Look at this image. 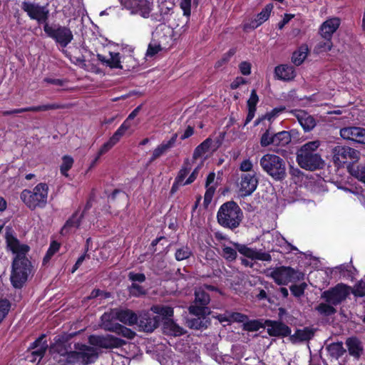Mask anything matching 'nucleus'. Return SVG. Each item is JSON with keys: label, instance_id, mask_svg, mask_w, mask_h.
Segmentation results:
<instances>
[{"label": "nucleus", "instance_id": "nucleus-53", "mask_svg": "<svg viewBox=\"0 0 365 365\" xmlns=\"http://www.w3.org/2000/svg\"><path fill=\"white\" fill-rule=\"evenodd\" d=\"M160 51V44L150 42L146 52V57H153Z\"/></svg>", "mask_w": 365, "mask_h": 365}, {"label": "nucleus", "instance_id": "nucleus-14", "mask_svg": "<svg viewBox=\"0 0 365 365\" xmlns=\"http://www.w3.org/2000/svg\"><path fill=\"white\" fill-rule=\"evenodd\" d=\"M340 136L346 140L365 145V128L356 126H348L340 129Z\"/></svg>", "mask_w": 365, "mask_h": 365}, {"label": "nucleus", "instance_id": "nucleus-33", "mask_svg": "<svg viewBox=\"0 0 365 365\" xmlns=\"http://www.w3.org/2000/svg\"><path fill=\"white\" fill-rule=\"evenodd\" d=\"M348 170L353 177L365 184V163L349 164Z\"/></svg>", "mask_w": 365, "mask_h": 365}, {"label": "nucleus", "instance_id": "nucleus-15", "mask_svg": "<svg viewBox=\"0 0 365 365\" xmlns=\"http://www.w3.org/2000/svg\"><path fill=\"white\" fill-rule=\"evenodd\" d=\"M258 178L256 173H243L240 175L239 190L243 196L250 195L257 188Z\"/></svg>", "mask_w": 365, "mask_h": 365}, {"label": "nucleus", "instance_id": "nucleus-55", "mask_svg": "<svg viewBox=\"0 0 365 365\" xmlns=\"http://www.w3.org/2000/svg\"><path fill=\"white\" fill-rule=\"evenodd\" d=\"M285 110V107L284 106H279V107H277V108H274V109L272 110L271 112L269 113H267L265 115H264V118L265 119H267L268 120H272L274 118H275L276 116H277L279 113H281L282 112H283L284 110Z\"/></svg>", "mask_w": 365, "mask_h": 365}, {"label": "nucleus", "instance_id": "nucleus-5", "mask_svg": "<svg viewBox=\"0 0 365 365\" xmlns=\"http://www.w3.org/2000/svg\"><path fill=\"white\" fill-rule=\"evenodd\" d=\"M262 170L274 180L280 181L287 177L285 161L279 156L267 153L259 160Z\"/></svg>", "mask_w": 365, "mask_h": 365}, {"label": "nucleus", "instance_id": "nucleus-29", "mask_svg": "<svg viewBox=\"0 0 365 365\" xmlns=\"http://www.w3.org/2000/svg\"><path fill=\"white\" fill-rule=\"evenodd\" d=\"M314 335V329L309 327H304L302 329H297L290 339L293 342H300L310 340Z\"/></svg>", "mask_w": 365, "mask_h": 365}, {"label": "nucleus", "instance_id": "nucleus-43", "mask_svg": "<svg viewBox=\"0 0 365 365\" xmlns=\"http://www.w3.org/2000/svg\"><path fill=\"white\" fill-rule=\"evenodd\" d=\"M60 248V244L56 241H53L48 250H47L46 255L44 256L43 259V264L46 265L47 263L49 262L51 257L53 256V255L58 251Z\"/></svg>", "mask_w": 365, "mask_h": 365}, {"label": "nucleus", "instance_id": "nucleus-40", "mask_svg": "<svg viewBox=\"0 0 365 365\" xmlns=\"http://www.w3.org/2000/svg\"><path fill=\"white\" fill-rule=\"evenodd\" d=\"M73 162V158L69 155H64L62 158V163L60 167V170L63 175L66 177L68 176V171L72 168Z\"/></svg>", "mask_w": 365, "mask_h": 365}, {"label": "nucleus", "instance_id": "nucleus-54", "mask_svg": "<svg viewBox=\"0 0 365 365\" xmlns=\"http://www.w3.org/2000/svg\"><path fill=\"white\" fill-rule=\"evenodd\" d=\"M259 101L257 92L252 90L250 98L247 101L248 108L256 109V105Z\"/></svg>", "mask_w": 365, "mask_h": 365}, {"label": "nucleus", "instance_id": "nucleus-27", "mask_svg": "<svg viewBox=\"0 0 365 365\" xmlns=\"http://www.w3.org/2000/svg\"><path fill=\"white\" fill-rule=\"evenodd\" d=\"M117 319L122 323L128 325H133L138 323V316L131 310L115 309Z\"/></svg>", "mask_w": 365, "mask_h": 365}, {"label": "nucleus", "instance_id": "nucleus-59", "mask_svg": "<svg viewBox=\"0 0 365 365\" xmlns=\"http://www.w3.org/2000/svg\"><path fill=\"white\" fill-rule=\"evenodd\" d=\"M180 8L183 11V14L189 17L190 15L191 0H182L180 2Z\"/></svg>", "mask_w": 365, "mask_h": 365}, {"label": "nucleus", "instance_id": "nucleus-21", "mask_svg": "<svg viewBox=\"0 0 365 365\" xmlns=\"http://www.w3.org/2000/svg\"><path fill=\"white\" fill-rule=\"evenodd\" d=\"M340 25V20L338 18H332L324 21L320 26L319 32L324 39H331L333 34L337 30Z\"/></svg>", "mask_w": 365, "mask_h": 365}, {"label": "nucleus", "instance_id": "nucleus-49", "mask_svg": "<svg viewBox=\"0 0 365 365\" xmlns=\"http://www.w3.org/2000/svg\"><path fill=\"white\" fill-rule=\"evenodd\" d=\"M236 248H232L230 247H224L222 249V256L230 261L235 260L237 257Z\"/></svg>", "mask_w": 365, "mask_h": 365}, {"label": "nucleus", "instance_id": "nucleus-4", "mask_svg": "<svg viewBox=\"0 0 365 365\" xmlns=\"http://www.w3.org/2000/svg\"><path fill=\"white\" fill-rule=\"evenodd\" d=\"M48 186L46 183L41 182L36 185L33 190H24L20 198L26 206L31 210L36 208H43L47 204Z\"/></svg>", "mask_w": 365, "mask_h": 365}, {"label": "nucleus", "instance_id": "nucleus-10", "mask_svg": "<svg viewBox=\"0 0 365 365\" xmlns=\"http://www.w3.org/2000/svg\"><path fill=\"white\" fill-rule=\"evenodd\" d=\"M269 276L279 285H286L289 282H297L303 279L304 274L289 267H279L273 269Z\"/></svg>", "mask_w": 365, "mask_h": 365}, {"label": "nucleus", "instance_id": "nucleus-39", "mask_svg": "<svg viewBox=\"0 0 365 365\" xmlns=\"http://www.w3.org/2000/svg\"><path fill=\"white\" fill-rule=\"evenodd\" d=\"M315 309L322 315L330 316L336 312L334 306L329 303H320Z\"/></svg>", "mask_w": 365, "mask_h": 365}, {"label": "nucleus", "instance_id": "nucleus-25", "mask_svg": "<svg viewBox=\"0 0 365 365\" xmlns=\"http://www.w3.org/2000/svg\"><path fill=\"white\" fill-rule=\"evenodd\" d=\"M115 309H110V312H105L101 317V327L106 331H112L115 330V327L118 324L115 316Z\"/></svg>", "mask_w": 365, "mask_h": 365}, {"label": "nucleus", "instance_id": "nucleus-51", "mask_svg": "<svg viewBox=\"0 0 365 365\" xmlns=\"http://www.w3.org/2000/svg\"><path fill=\"white\" fill-rule=\"evenodd\" d=\"M307 287V284L305 283H302L299 285H292L290 287L291 292L295 297H301L303 295L305 288Z\"/></svg>", "mask_w": 365, "mask_h": 365}, {"label": "nucleus", "instance_id": "nucleus-1", "mask_svg": "<svg viewBox=\"0 0 365 365\" xmlns=\"http://www.w3.org/2000/svg\"><path fill=\"white\" fill-rule=\"evenodd\" d=\"M6 242L8 248L15 255L12 264L10 280L16 289H21L32 274L33 265L27 257L30 250L29 245L21 244L19 240L11 234L6 232Z\"/></svg>", "mask_w": 365, "mask_h": 365}, {"label": "nucleus", "instance_id": "nucleus-64", "mask_svg": "<svg viewBox=\"0 0 365 365\" xmlns=\"http://www.w3.org/2000/svg\"><path fill=\"white\" fill-rule=\"evenodd\" d=\"M103 295L104 298H106L108 297L109 294L106 293V292H103V291H101L100 289H93L91 292L90 295L87 297V299H94L99 296H103Z\"/></svg>", "mask_w": 365, "mask_h": 365}, {"label": "nucleus", "instance_id": "nucleus-26", "mask_svg": "<svg viewBox=\"0 0 365 365\" xmlns=\"http://www.w3.org/2000/svg\"><path fill=\"white\" fill-rule=\"evenodd\" d=\"M207 314H193L196 317L187 319L186 321L187 326L195 329H206L210 324V319L206 317Z\"/></svg>", "mask_w": 365, "mask_h": 365}, {"label": "nucleus", "instance_id": "nucleus-38", "mask_svg": "<svg viewBox=\"0 0 365 365\" xmlns=\"http://www.w3.org/2000/svg\"><path fill=\"white\" fill-rule=\"evenodd\" d=\"M58 353L61 356H66V361L68 364H73V363H76V362H78V361H81L80 354H79V351L78 350L70 351H58Z\"/></svg>", "mask_w": 365, "mask_h": 365}, {"label": "nucleus", "instance_id": "nucleus-18", "mask_svg": "<svg viewBox=\"0 0 365 365\" xmlns=\"http://www.w3.org/2000/svg\"><path fill=\"white\" fill-rule=\"evenodd\" d=\"M63 106L57 103H48L46 105H41L37 106H30L26 108L13 109L10 110H5L3 112L4 116L10 115L13 114H18L24 112H40L46 111L49 110H56L62 108Z\"/></svg>", "mask_w": 365, "mask_h": 365}, {"label": "nucleus", "instance_id": "nucleus-42", "mask_svg": "<svg viewBox=\"0 0 365 365\" xmlns=\"http://www.w3.org/2000/svg\"><path fill=\"white\" fill-rule=\"evenodd\" d=\"M234 245L235 247L240 254L243 255L244 256L248 258L254 259L257 250L250 248L245 245H241L238 243H235Z\"/></svg>", "mask_w": 365, "mask_h": 365}, {"label": "nucleus", "instance_id": "nucleus-17", "mask_svg": "<svg viewBox=\"0 0 365 365\" xmlns=\"http://www.w3.org/2000/svg\"><path fill=\"white\" fill-rule=\"evenodd\" d=\"M265 327L267 333L272 336H287L291 334V329L285 324L272 320H266Z\"/></svg>", "mask_w": 365, "mask_h": 365}, {"label": "nucleus", "instance_id": "nucleus-61", "mask_svg": "<svg viewBox=\"0 0 365 365\" xmlns=\"http://www.w3.org/2000/svg\"><path fill=\"white\" fill-rule=\"evenodd\" d=\"M254 259H259V260H262V261L269 262V261L272 260V257H271V255L267 252L256 250V254H255Z\"/></svg>", "mask_w": 365, "mask_h": 365}, {"label": "nucleus", "instance_id": "nucleus-32", "mask_svg": "<svg viewBox=\"0 0 365 365\" xmlns=\"http://www.w3.org/2000/svg\"><path fill=\"white\" fill-rule=\"evenodd\" d=\"M273 145L277 147H284L288 145L292 140V136L288 131H280L274 135Z\"/></svg>", "mask_w": 365, "mask_h": 365}, {"label": "nucleus", "instance_id": "nucleus-31", "mask_svg": "<svg viewBox=\"0 0 365 365\" xmlns=\"http://www.w3.org/2000/svg\"><path fill=\"white\" fill-rule=\"evenodd\" d=\"M329 355L331 358L337 360L339 357L344 355L346 349L343 346L341 341L331 343L326 347Z\"/></svg>", "mask_w": 365, "mask_h": 365}, {"label": "nucleus", "instance_id": "nucleus-45", "mask_svg": "<svg viewBox=\"0 0 365 365\" xmlns=\"http://www.w3.org/2000/svg\"><path fill=\"white\" fill-rule=\"evenodd\" d=\"M112 331L130 339H133L135 335V333L131 329L120 324H118L115 327V330H113Z\"/></svg>", "mask_w": 365, "mask_h": 365}, {"label": "nucleus", "instance_id": "nucleus-3", "mask_svg": "<svg viewBox=\"0 0 365 365\" xmlns=\"http://www.w3.org/2000/svg\"><path fill=\"white\" fill-rule=\"evenodd\" d=\"M217 219L223 227L234 230L240 226L243 219V212L235 202L229 201L220 206Z\"/></svg>", "mask_w": 365, "mask_h": 365}, {"label": "nucleus", "instance_id": "nucleus-36", "mask_svg": "<svg viewBox=\"0 0 365 365\" xmlns=\"http://www.w3.org/2000/svg\"><path fill=\"white\" fill-rule=\"evenodd\" d=\"M131 124L128 121H124L118 129L110 138V140L115 145L130 128Z\"/></svg>", "mask_w": 365, "mask_h": 365}, {"label": "nucleus", "instance_id": "nucleus-60", "mask_svg": "<svg viewBox=\"0 0 365 365\" xmlns=\"http://www.w3.org/2000/svg\"><path fill=\"white\" fill-rule=\"evenodd\" d=\"M354 294L358 297L365 296V282H359L354 288Z\"/></svg>", "mask_w": 365, "mask_h": 365}, {"label": "nucleus", "instance_id": "nucleus-52", "mask_svg": "<svg viewBox=\"0 0 365 365\" xmlns=\"http://www.w3.org/2000/svg\"><path fill=\"white\" fill-rule=\"evenodd\" d=\"M177 137L178 134L175 133L173 135V136L169 140H168L166 143H163V144H161V155L164 152L167 151L168 149L174 146L177 140Z\"/></svg>", "mask_w": 365, "mask_h": 365}, {"label": "nucleus", "instance_id": "nucleus-48", "mask_svg": "<svg viewBox=\"0 0 365 365\" xmlns=\"http://www.w3.org/2000/svg\"><path fill=\"white\" fill-rule=\"evenodd\" d=\"M128 291H129L130 294L133 297H140L141 295L145 294V293H146L145 289L142 286H140L136 283H133L128 287Z\"/></svg>", "mask_w": 365, "mask_h": 365}, {"label": "nucleus", "instance_id": "nucleus-11", "mask_svg": "<svg viewBox=\"0 0 365 365\" xmlns=\"http://www.w3.org/2000/svg\"><path fill=\"white\" fill-rule=\"evenodd\" d=\"M210 302V296L203 287H197L195 290L194 304L188 308L191 314H210L207 304Z\"/></svg>", "mask_w": 365, "mask_h": 365}, {"label": "nucleus", "instance_id": "nucleus-41", "mask_svg": "<svg viewBox=\"0 0 365 365\" xmlns=\"http://www.w3.org/2000/svg\"><path fill=\"white\" fill-rule=\"evenodd\" d=\"M11 307V303L9 299L0 298V324L8 315Z\"/></svg>", "mask_w": 365, "mask_h": 365}, {"label": "nucleus", "instance_id": "nucleus-9", "mask_svg": "<svg viewBox=\"0 0 365 365\" xmlns=\"http://www.w3.org/2000/svg\"><path fill=\"white\" fill-rule=\"evenodd\" d=\"M21 8L31 20L36 21L39 24H48L49 9L47 5L41 6L38 3L24 1Z\"/></svg>", "mask_w": 365, "mask_h": 365}, {"label": "nucleus", "instance_id": "nucleus-8", "mask_svg": "<svg viewBox=\"0 0 365 365\" xmlns=\"http://www.w3.org/2000/svg\"><path fill=\"white\" fill-rule=\"evenodd\" d=\"M332 160L336 165L341 166L348 161L355 164L359 161L360 151L346 145H336L332 148Z\"/></svg>", "mask_w": 365, "mask_h": 365}, {"label": "nucleus", "instance_id": "nucleus-19", "mask_svg": "<svg viewBox=\"0 0 365 365\" xmlns=\"http://www.w3.org/2000/svg\"><path fill=\"white\" fill-rule=\"evenodd\" d=\"M83 218V212L79 214L78 210L76 211L71 217L66 220L61 230V234L62 235H67L74 232L80 227Z\"/></svg>", "mask_w": 365, "mask_h": 365}, {"label": "nucleus", "instance_id": "nucleus-35", "mask_svg": "<svg viewBox=\"0 0 365 365\" xmlns=\"http://www.w3.org/2000/svg\"><path fill=\"white\" fill-rule=\"evenodd\" d=\"M212 143V140L210 138L205 140L200 143L194 150L193 160H197L201 158L204 154L209 151L210 146Z\"/></svg>", "mask_w": 365, "mask_h": 365}, {"label": "nucleus", "instance_id": "nucleus-47", "mask_svg": "<svg viewBox=\"0 0 365 365\" xmlns=\"http://www.w3.org/2000/svg\"><path fill=\"white\" fill-rule=\"evenodd\" d=\"M114 146V145L111 143V141L110 140H108V141H107L106 143H105L102 146L101 148L99 149L98 153H97V155L96 157L95 158V159L93 160V161L91 163V166H94L95 164L96 163V162L98 160V159L100 158V157L101 155H103V154H105L106 153H107L110 149H111Z\"/></svg>", "mask_w": 365, "mask_h": 365}, {"label": "nucleus", "instance_id": "nucleus-56", "mask_svg": "<svg viewBox=\"0 0 365 365\" xmlns=\"http://www.w3.org/2000/svg\"><path fill=\"white\" fill-rule=\"evenodd\" d=\"M253 168V163L250 159H245L242 161L240 165V170L246 173L252 171Z\"/></svg>", "mask_w": 365, "mask_h": 365}, {"label": "nucleus", "instance_id": "nucleus-50", "mask_svg": "<svg viewBox=\"0 0 365 365\" xmlns=\"http://www.w3.org/2000/svg\"><path fill=\"white\" fill-rule=\"evenodd\" d=\"M260 144L262 147H267L270 145H273V136L269 133V130H267L262 135Z\"/></svg>", "mask_w": 365, "mask_h": 365}, {"label": "nucleus", "instance_id": "nucleus-62", "mask_svg": "<svg viewBox=\"0 0 365 365\" xmlns=\"http://www.w3.org/2000/svg\"><path fill=\"white\" fill-rule=\"evenodd\" d=\"M245 329L250 331H257L262 327L257 321H250L245 324Z\"/></svg>", "mask_w": 365, "mask_h": 365}, {"label": "nucleus", "instance_id": "nucleus-2", "mask_svg": "<svg viewBox=\"0 0 365 365\" xmlns=\"http://www.w3.org/2000/svg\"><path fill=\"white\" fill-rule=\"evenodd\" d=\"M321 145L319 140L309 141L302 145L297 151V162L303 169L315 170L323 167L324 161L317 149Z\"/></svg>", "mask_w": 365, "mask_h": 365}, {"label": "nucleus", "instance_id": "nucleus-22", "mask_svg": "<svg viewBox=\"0 0 365 365\" xmlns=\"http://www.w3.org/2000/svg\"><path fill=\"white\" fill-rule=\"evenodd\" d=\"M273 7L274 6L272 4H268L266 5L262 11L257 15L254 20H252L250 24L244 26L245 30H247L248 29H255L265 22L269 19Z\"/></svg>", "mask_w": 365, "mask_h": 365}, {"label": "nucleus", "instance_id": "nucleus-57", "mask_svg": "<svg viewBox=\"0 0 365 365\" xmlns=\"http://www.w3.org/2000/svg\"><path fill=\"white\" fill-rule=\"evenodd\" d=\"M128 279L129 280L133 282H143L145 280V276L143 273H135L133 272H130L128 273Z\"/></svg>", "mask_w": 365, "mask_h": 365}, {"label": "nucleus", "instance_id": "nucleus-24", "mask_svg": "<svg viewBox=\"0 0 365 365\" xmlns=\"http://www.w3.org/2000/svg\"><path fill=\"white\" fill-rule=\"evenodd\" d=\"M346 345L349 354L356 359H359L364 351L361 341L356 337H349L346 341Z\"/></svg>", "mask_w": 365, "mask_h": 365}, {"label": "nucleus", "instance_id": "nucleus-13", "mask_svg": "<svg viewBox=\"0 0 365 365\" xmlns=\"http://www.w3.org/2000/svg\"><path fill=\"white\" fill-rule=\"evenodd\" d=\"M347 295L348 292L346 288L344 286L337 285L332 289L324 291L322 294V298L324 299L326 302L333 306H336L345 300Z\"/></svg>", "mask_w": 365, "mask_h": 365}, {"label": "nucleus", "instance_id": "nucleus-34", "mask_svg": "<svg viewBox=\"0 0 365 365\" xmlns=\"http://www.w3.org/2000/svg\"><path fill=\"white\" fill-rule=\"evenodd\" d=\"M309 51L307 45H302L297 51L293 53L292 60L296 66L301 65L307 56Z\"/></svg>", "mask_w": 365, "mask_h": 365}, {"label": "nucleus", "instance_id": "nucleus-6", "mask_svg": "<svg viewBox=\"0 0 365 365\" xmlns=\"http://www.w3.org/2000/svg\"><path fill=\"white\" fill-rule=\"evenodd\" d=\"M173 307L161 304V328L165 334L172 336H180L185 334V331L173 319Z\"/></svg>", "mask_w": 365, "mask_h": 365}, {"label": "nucleus", "instance_id": "nucleus-28", "mask_svg": "<svg viewBox=\"0 0 365 365\" xmlns=\"http://www.w3.org/2000/svg\"><path fill=\"white\" fill-rule=\"evenodd\" d=\"M110 58H106L104 56L101 54H97V58L100 61L103 65L109 66L111 68H122V66L120 64V56L119 53L116 52H109Z\"/></svg>", "mask_w": 365, "mask_h": 365}, {"label": "nucleus", "instance_id": "nucleus-63", "mask_svg": "<svg viewBox=\"0 0 365 365\" xmlns=\"http://www.w3.org/2000/svg\"><path fill=\"white\" fill-rule=\"evenodd\" d=\"M240 70L243 75H249L251 71V64L247 61H243L240 64Z\"/></svg>", "mask_w": 365, "mask_h": 365}, {"label": "nucleus", "instance_id": "nucleus-30", "mask_svg": "<svg viewBox=\"0 0 365 365\" xmlns=\"http://www.w3.org/2000/svg\"><path fill=\"white\" fill-rule=\"evenodd\" d=\"M276 76L283 81H289L294 78L295 73L292 66L281 65L277 66L274 71Z\"/></svg>", "mask_w": 365, "mask_h": 365}, {"label": "nucleus", "instance_id": "nucleus-23", "mask_svg": "<svg viewBox=\"0 0 365 365\" xmlns=\"http://www.w3.org/2000/svg\"><path fill=\"white\" fill-rule=\"evenodd\" d=\"M158 316H151L150 313H145L138 317L139 326L147 332L153 331L158 325Z\"/></svg>", "mask_w": 365, "mask_h": 365}, {"label": "nucleus", "instance_id": "nucleus-16", "mask_svg": "<svg viewBox=\"0 0 365 365\" xmlns=\"http://www.w3.org/2000/svg\"><path fill=\"white\" fill-rule=\"evenodd\" d=\"M74 348L79 351L81 362L84 365L93 364L98 358V352L93 346L77 343Z\"/></svg>", "mask_w": 365, "mask_h": 365}, {"label": "nucleus", "instance_id": "nucleus-37", "mask_svg": "<svg viewBox=\"0 0 365 365\" xmlns=\"http://www.w3.org/2000/svg\"><path fill=\"white\" fill-rule=\"evenodd\" d=\"M161 31H163L165 32L164 34V38L166 41V43H165V46L163 47L161 46V51L163 49H168L173 43V34L174 31L171 26H164L163 28H161Z\"/></svg>", "mask_w": 365, "mask_h": 365}, {"label": "nucleus", "instance_id": "nucleus-20", "mask_svg": "<svg viewBox=\"0 0 365 365\" xmlns=\"http://www.w3.org/2000/svg\"><path fill=\"white\" fill-rule=\"evenodd\" d=\"M292 113L297 118L304 131H310L316 126L315 119L302 110H294Z\"/></svg>", "mask_w": 365, "mask_h": 365}, {"label": "nucleus", "instance_id": "nucleus-44", "mask_svg": "<svg viewBox=\"0 0 365 365\" xmlns=\"http://www.w3.org/2000/svg\"><path fill=\"white\" fill-rule=\"evenodd\" d=\"M47 348L48 344L44 341L40 346L31 351L32 358L30 359V361L34 362L36 358H38V361H40L44 356Z\"/></svg>", "mask_w": 365, "mask_h": 365}, {"label": "nucleus", "instance_id": "nucleus-7", "mask_svg": "<svg viewBox=\"0 0 365 365\" xmlns=\"http://www.w3.org/2000/svg\"><path fill=\"white\" fill-rule=\"evenodd\" d=\"M43 31L48 37L63 48L66 47L73 39V32L68 26L59 24L52 26L46 24L43 25Z\"/></svg>", "mask_w": 365, "mask_h": 365}, {"label": "nucleus", "instance_id": "nucleus-12", "mask_svg": "<svg viewBox=\"0 0 365 365\" xmlns=\"http://www.w3.org/2000/svg\"><path fill=\"white\" fill-rule=\"evenodd\" d=\"M88 342L93 346L103 349L118 348L125 344L124 340L110 334L106 336L91 335L88 337Z\"/></svg>", "mask_w": 365, "mask_h": 365}, {"label": "nucleus", "instance_id": "nucleus-58", "mask_svg": "<svg viewBox=\"0 0 365 365\" xmlns=\"http://www.w3.org/2000/svg\"><path fill=\"white\" fill-rule=\"evenodd\" d=\"M207 190L204 196V204L207 206L212 201L215 188L212 186L206 187Z\"/></svg>", "mask_w": 365, "mask_h": 365}, {"label": "nucleus", "instance_id": "nucleus-46", "mask_svg": "<svg viewBox=\"0 0 365 365\" xmlns=\"http://www.w3.org/2000/svg\"><path fill=\"white\" fill-rule=\"evenodd\" d=\"M191 255L192 252L190 249L187 246H183L176 250L175 258L177 260L181 261L189 258Z\"/></svg>", "mask_w": 365, "mask_h": 365}]
</instances>
